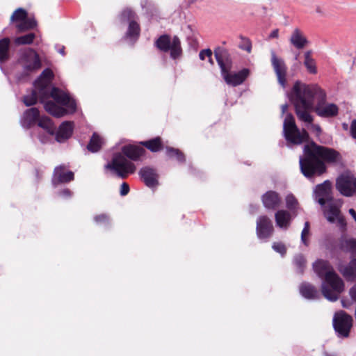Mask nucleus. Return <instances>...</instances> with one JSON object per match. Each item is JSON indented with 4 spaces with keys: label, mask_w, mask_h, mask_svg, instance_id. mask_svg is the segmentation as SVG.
<instances>
[{
    "label": "nucleus",
    "mask_w": 356,
    "mask_h": 356,
    "mask_svg": "<svg viewBox=\"0 0 356 356\" xmlns=\"http://www.w3.org/2000/svg\"><path fill=\"white\" fill-rule=\"evenodd\" d=\"M341 160L338 151L312 140L304 145L302 155L299 157L300 170L306 178L311 179L326 172V163H336Z\"/></svg>",
    "instance_id": "obj_1"
},
{
    "label": "nucleus",
    "mask_w": 356,
    "mask_h": 356,
    "mask_svg": "<svg viewBox=\"0 0 356 356\" xmlns=\"http://www.w3.org/2000/svg\"><path fill=\"white\" fill-rule=\"evenodd\" d=\"M313 269L319 278L323 279L321 286L323 297L330 302H336L345 289L343 280L328 261L317 259L313 264Z\"/></svg>",
    "instance_id": "obj_2"
},
{
    "label": "nucleus",
    "mask_w": 356,
    "mask_h": 356,
    "mask_svg": "<svg viewBox=\"0 0 356 356\" xmlns=\"http://www.w3.org/2000/svg\"><path fill=\"white\" fill-rule=\"evenodd\" d=\"M306 90V84L302 83L300 81H296L289 92H287V97L293 105L296 114L300 121L307 123L313 122V117L309 113V110H313L312 102L310 100L309 95L305 92Z\"/></svg>",
    "instance_id": "obj_3"
},
{
    "label": "nucleus",
    "mask_w": 356,
    "mask_h": 356,
    "mask_svg": "<svg viewBox=\"0 0 356 356\" xmlns=\"http://www.w3.org/2000/svg\"><path fill=\"white\" fill-rule=\"evenodd\" d=\"M307 95L312 102L313 111L320 118H332L339 114V107L334 103L327 102V93L318 84H306Z\"/></svg>",
    "instance_id": "obj_4"
},
{
    "label": "nucleus",
    "mask_w": 356,
    "mask_h": 356,
    "mask_svg": "<svg viewBox=\"0 0 356 356\" xmlns=\"http://www.w3.org/2000/svg\"><path fill=\"white\" fill-rule=\"evenodd\" d=\"M283 136L285 140L292 145H300L309 139L308 132L305 130L300 132L291 113H286L283 123Z\"/></svg>",
    "instance_id": "obj_5"
},
{
    "label": "nucleus",
    "mask_w": 356,
    "mask_h": 356,
    "mask_svg": "<svg viewBox=\"0 0 356 356\" xmlns=\"http://www.w3.org/2000/svg\"><path fill=\"white\" fill-rule=\"evenodd\" d=\"M19 61L25 64L23 66V72L17 76L18 80L29 76V73L40 69L42 66L38 54L32 48H27L20 51Z\"/></svg>",
    "instance_id": "obj_6"
},
{
    "label": "nucleus",
    "mask_w": 356,
    "mask_h": 356,
    "mask_svg": "<svg viewBox=\"0 0 356 356\" xmlns=\"http://www.w3.org/2000/svg\"><path fill=\"white\" fill-rule=\"evenodd\" d=\"M106 169L114 170L118 177L124 179L136 170L135 165L128 161L121 153L113 154L111 163L105 165Z\"/></svg>",
    "instance_id": "obj_7"
},
{
    "label": "nucleus",
    "mask_w": 356,
    "mask_h": 356,
    "mask_svg": "<svg viewBox=\"0 0 356 356\" xmlns=\"http://www.w3.org/2000/svg\"><path fill=\"white\" fill-rule=\"evenodd\" d=\"M155 46L161 51H170V58L175 60L178 58L182 53L181 42L177 35H174L171 41L170 37L168 34L161 35L156 41Z\"/></svg>",
    "instance_id": "obj_8"
},
{
    "label": "nucleus",
    "mask_w": 356,
    "mask_h": 356,
    "mask_svg": "<svg viewBox=\"0 0 356 356\" xmlns=\"http://www.w3.org/2000/svg\"><path fill=\"white\" fill-rule=\"evenodd\" d=\"M332 325L337 337L347 338L353 326V318L346 312L340 311L334 314Z\"/></svg>",
    "instance_id": "obj_9"
},
{
    "label": "nucleus",
    "mask_w": 356,
    "mask_h": 356,
    "mask_svg": "<svg viewBox=\"0 0 356 356\" xmlns=\"http://www.w3.org/2000/svg\"><path fill=\"white\" fill-rule=\"evenodd\" d=\"M335 185L341 195L351 197L356 190V178L350 172H344L337 177Z\"/></svg>",
    "instance_id": "obj_10"
},
{
    "label": "nucleus",
    "mask_w": 356,
    "mask_h": 356,
    "mask_svg": "<svg viewBox=\"0 0 356 356\" xmlns=\"http://www.w3.org/2000/svg\"><path fill=\"white\" fill-rule=\"evenodd\" d=\"M271 65L277 76L278 83L285 88L286 86L287 67L282 58H278L274 50H271Z\"/></svg>",
    "instance_id": "obj_11"
},
{
    "label": "nucleus",
    "mask_w": 356,
    "mask_h": 356,
    "mask_svg": "<svg viewBox=\"0 0 356 356\" xmlns=\"http://www.w3.org/2000/svg\"><path fill=\"white\" fill-rule=\"evenodd\" d=\"M315 199L321 206H324L327 202L333 201L332 195V183L330 180H325L318 184L314 191Z\"/></svg>",
    "instance_id": "obj_12"
},
{
    "label": "nucleus",
    "mask_w": 356,
    "mask_h": 356,
    "mask_svg": "<svg viewBox=\"0 0 356 356\" xmlns=\"http://www.w3.org/2000/svg\"><path fill=\"white\" fill-rule=\"evenodd\" d=\"M213 54L220 72H226V69H232L233 59L231 52L227 49L224 47L218 46L214 49Z\"/></svg>",
    "instance_id": "obj_13"
},
{
    "label": "nucleus",
    "mask_w": 356,
    "mask_h": 356,
    "mask_svg": "<svg viewBox=\"0 0 356 356\" xmlns=\"http://www.w3.org/2000/svg\"><path fill=\"white\" fill-rule=\"evenodd\" d=\"M274 231L273 225L267 216H260L257 220L256 233L259 239H268Z\"/></svg>",
    "instance_id": "obj_14"
},
{
    "label": "nucleus",
    "mask_w": 356,
    "mask_h": 356,
    "mask_svg": "<svg viewBox=\"0 0 356 356\" xmlns=\"http://www.w3.org/2000/svg\"><path fill=\"white\" fill-rule=\"evenodd\" d=\"M229 71L230 70L226 69V72L220 73L226 83L234 87L242 84L250 75L248 68H243L236 72Z\"/></svg>",
    "instance_id": "obj_15"
},
{
    "label": "nucleus",
    "mask_w": 356,
    "mask_h": 356,
    "mask_svg": "<svg viewBox=\"0 0 356 356\" xmlns=\"http://www.w3.org/2000/svg\"><path fill=\"white\" fill-rule=\"evenodd\" d=\"M64 169L65 166L63 165L54 168L51 179V183L54 186L63 183H69L74 179V172L71 170L65 172Z\"/></svg>",
    "instance_id": "obj_16"
},
{
    "label": "nucleus",
    "mask_w": 356,
    "mask_h": 356,
    "mask_svg": "<svg viewBox=\"0 0 356 356\" xmlns=\"http://www.w3.org/2000/svg\"><path fill=\"white\" fill-rule=\"evenodd\" d=\"M138 175L147 187L154 188L159 185V175L155 169L149 166L143 167Z\"/></svg>",
    "instance_id": "obj_17"
},
{
    "label": "nucleus",
    "mask_w": 356,
    "mask_h": 356,
    "mask_svg": "<svg viewBox=\"0 0 356 356\" xmlns=\"http://www.w3.org/2000/svg\"><path fill=\"white\" fill-rule=\"evenodd\" d=\"M74 122L71 121H64L55 131V140L59 143L66 142L73 134Z\"/></svg>",
    "instance_id": "obj_18"
},
{
    "label": "nucleus",
    "mask_w": 356,
    "mask_h": 356,
    "mask_svg": "<svg viewBox=\"0 0 356 356\" xmlns=\"http://www.w3.org/2000/svg\"><path fill=\"white\" fill-rule=\"evenodd\" d=\"M338 270L348 282L356 281V257H353L346 265L338 266Z\"/></svg>",
    "instance_id": "obj_19"
},
{
    "label": "nucleus",
    "mask_w": 356,
    "mask_h": 356,
    "mask_svg": "<svg viewBox=\"0 0 356 356\" xmlns=\"http://www.w3.org/2000/svg\"><path fill=\"white\" fill-rule=\"evenodd\" d=\"M40 119V111L38 108L32 107L26 109L21 118L20 122L24 128H31Z\"/></svg>",
    "instance_id": "obj_20"
},
{
    "label": "nucleus",
    "mask_w": 356,
    "mask_h": 356,
    "mask_svg": "<svg viewBox=\"0 0 356 356\" xmlns=\"http://www.w3.org/2000/svg\"><path fill=\"white\" fill-rule=\"evenodd\" d=\"M264 207L267 209L274 210L280 206L281 198L274 191H268L261 196Z\"/></svg>",
    "instance_id": "obj_21"
},
{
    "label": "nucleus",
    "mask_w": 356,
    "mask_h": 356,
    "mask_svg": "<svg viewBox=\"0 0 356 356\" xmlns=\"http://www.w3.org/2000/svg\"><path fill=\"white\" fill-rule=\"evenodd\" d=\"M122 152L127 158L136 161L145 153V149L140 146L127 145L122 147Z\"/></svg>",
    "instance_id": "obj_22"
},
{
    "label": "nucleus",
    "mask_w": 356,
    "mask_h": 356,
    "mask_svg": "<svg viewBox=\"0 0 356 356\" xmlns=\"http://www.w3.org/2000/svg\"><path fill=\"white\" fill-rule=\"evenodd\" d=\"M290 43L297 49H304L308 44L309 40L304 33L298 28H296L289 38Z\"/></svg>",
    "instance_id": "obj_23"
},
{
    "label": "nucleus",
    "mask_w": 356,
    "mask_h": 356,
    "mask_svg": "<svg viewBox=\"0 0 356 356\" xmlns=\"http://www.w3.org/2000/svg\"><path fill=\"white\" fill-rule=\"evenodd\" d=\"M276 225L282 229H287L291 223L292 216L286 210H278L275 214Z\"/></svg>",
    "instance_id": "obj_24"
},
{
    "label": "nucleus",
    "mask_w": 356,
    "mask_h": 356,
    "mask_svg": "<svg viewBox=\"0 0 356 356\" xmlns=\"http://www.w3.org/2000/svg\"><path fill=\"white\" fill-rule=\"evenodd\" d=\"M299 291L302 296L306 299L315 300L318 299L321 296L318 289L308 282H302L299 287Z\"/></svg>",
    "instance_id": "obj_25"
},
{
    "label": "nucleus",
    "mask_w": 356,
    "mask_h": 356,
    "mask_svg": "<svg viewBox=\"0 0 356 356\" xmlns=\"http://www.w3.org/2000/svg\"><path fill=\"white\" fill-rule=\"evenodd\" d=\"M40 82H41L40 81ZM34 86L38 93V98L40 99V103L44 104L46 100L51 97L52 86L50 84L34 83Z\"/></svg>",
    "instance_id": "obj_26"
},
{
    "label": "nucleus",
    "mask_w": 356,
    "mask_h": 356,
    "mask_svg": "<svg viewBox=\"0 0 356 356\" xmlns=\"http://www.w3.org/2000/svg\"><path fill=\"white\" fill-rule=\"evenodd\" d=\"M44 108L47 112L56 118H61L67 114V110L57 105L52 101H47L44 104Z\"/></svg>",
    "instance_id": "obj_27"
},
{
    "label": "nucleus",
    "mask_w": 356,
    "mask_h": 356,
    "mask_svg": "<svg viewBox=\"0 0 356 356\" xmlns=\"http://www.w3.org/2000/svg\"><path fill=\"white\" fill-rule=\"evenodd\" d=\"M140 145L152 152H158L163 149V145L161 137L157 136L152 139L140 142Z\"/></svg>",
    "instance_id": "obj_28"
},
{
    "label": "nucleus",
    "mask_w": 356,
    "mask_h": 356,
    "mask_svg": "<svg viewBox=\"0 0 356 356\" xmlns=\"http://www.w3.org/2000/svg\"><path fill=\"white\" fill-rule=\"evenodd\" d=\"M140 33V27L137 20H132L129 23L127 31L124 37L134 42L136 41Z\"/></svg>",
    "instance_id": "obj_29"
},
{
    "label": "nucleus",
    "mask_w": 356,
    "mask_h": 356,
    "mask_svg": "<svg viewBox=\"0 0 356 356\" xmlns=\"http://www.w3.org/2000/svg\"><path fill=\"white\" fill-rule=\"evenodd\" d=\"M306 259L302 254L298 253L293 256L292 264L297 274L303 275L306 268Z\"/></svg>",
    "instance_id": "obj_30"
},
{
    "label": "nucleus",
    "mask_w": 356,
    "mask_h": 356,
    "mask_svg": "<svg viewBox=\"0 0 356 356\" xmlns=\"http://www.w3.org/2000/svg\"><path fill=\"white\" fill-rule=\"evenodd\" d=\"M102 146V138L95 132H94L90 139V141L87 145V149L92 153H96L99 152Z\"/></svg>",
    "instance_id": "obj_31"
},
{
    "label": "nucleus",
    "mask_w": 356,
    "mask_h": 356,
    "mask_svg": "<svg viewBox=\"0 0 356 356\" xmlns=\"http://www.w3.org/2000/svg\"><path fill=\"white\" fill-rule=\"evenodd\" d=\"M138 15L134 10L130 8L123 9L119 15V20L121 24L130 23L132 20H137Z\"/></svg>",
    "instance_id": "obj_32"
},
{
    "label": "nucleus",
    "mask_w": 356,
    "mask_h": 356,
    "mask_svg": "<svg viewBox=\"0 0 356 356\" xmlns=\"http://www.w3.org/2000/svg\"><path fill=\"white\" fill-rule=\"evenodd\" d=\"M10 39L3 38L0 40V65L9 59Z\"/></svg>",
    "instance_id": "obj_33"
},
{
    "label": "nucleus",
    "mask_w": 356,
    "mask_h": 356,
    "mask_svg": "<svg viewBox=\"0 0 356 356\" xmlns=\"http://www.w3.org/2000/svg\"><path fill=\"white\" fill-rule=\"evenodd\" d=\"M38 125L45 130L49 135H54L56 127L49 118L46 116L40 118Z\"/></svg>",
    "instance_id": "obj_34"
},
{
    "label": "nucleus",
    "mask_w": 356,
    "mask_h": 356,
    "mask_svg": "<svg viewBox=\"0 0 356 356\" xmlns=\"http://www.w3.org/2000/svg\"><path fill=\"white\" fill-rule=\"evenodd\" d=\"M312 51L308 50L305 52V60L304 65L307 68V71L312 74H316L317 73V68L316 65V62L314 58L312 57Z\"/></svg>",
    "instance_id": "obj_35"
},
{
    "label": "nucleus",
    "mask_w": 356,
    "mask_h": 356,
    "mask_svg": "<svg viewBox=\"0 0 356 356\" xmlns=\"http://www.w3.org/2000/svg\"><path fill=\"white\" fill-rule=\"evenodd\" d=\"M165 154L169 159L175 158L177 161L180 163H184L186 161L184 154L179 149L172 147H166Z\"/></svg>",
    "instance_id": "obj_36"
},
{
    "label": "nucleus",
    "mask_w": 356,
    "mask_h": 356,
    "mask_svg": "<svg viewBox=\"0 0 356 356\" xmlns=\"http://www.w3.org/2000/svg\"><path fill=\"white\" fill-rule=\"evenodd\" d=\"M37 26V22L34 18H25L16 25L18 32L22 33L33 29Z\"/></svg>",
    "instance_id": "obj_37"
},
{
    "label": "nucleus",
    "mask_w": 356,
    "mask_h": 356,
    "mask_svg": "<svg viewBox=\"0 0 356 356\" xmlns=\"http://www.w3.org/2000/svg\"><path fill=\"white\" fill-rule=\"evenodd\" d=\"M341 248L350 253V254L356 256V238H348L343 240L341 243Z\"/></svg>",
    "instance_id": "obj_38"
},
{
    "label": "nucleus",
    "mask_w": 356,
    "mask_h": 356,
    "mask_svg": "<svg viewBox=\"0 0 356 356\" xmlns=\"http://www.w3.org/2000/svg\"><path fill=\"white\" fill-rule=\"evenodd\" d=\"M67 95L57 87L52 86L51 88V97L60 104L67 99Z\"/></svg>",
    "instance_id": "obj_39"
},
{
    "label": "nucleus",
    "mask_w": 356,
    "mask_h": 356,
    "mask_svg": "<svg viewBox=\"0 0 356 356\" xmlns=\"http://www.w3.org/2000/svg\"><path fill=\"white\" fill-rule=\"evenodd\" d=\"M54 74L53 71L50 68H45L39 77L35 81L34 83H46V84H50L52 79L54 78Z\"/></svg>",
    "instance_id": "obj_40"
},
{
    "label": "nucleus",
    "mask_w": 356,
    "mask_h": 356,
    "mask_svg": "<svg viewBox=\"0 0 356 356\" xmlns=\"http://www.w3.org/2000/svg\"><path fill=\"white\" fill-rule=\"evenodd\" d=\"M35 38L34 33H29L24 35L17 37L15 39V44L17 45L31 44Z\"/></svg>",
    "instance_id": "obj_41"
},
{
    "label": "nucleus",
    "mask_w": 356,
    "mask_h": 356,
    "mask_svg": "<svg viewBox=\"0 0 356 356\" xmlns=\"http://www.w3.org/2000/svg\"><path fill=\"white\" fill-rule=\"evenodd\" d=\"M38 102V93L36 90L33 89L30 94L23 97V103L26 106H31L36 104Z\"/></svg>",
    "instance_id": "obj_42"
},
{
    "label": "nucleus",
    "mask_w": 356,
    "mask_h": 356,
    "mask_svg": "<svg viewBox=\"0 0 356 356\" xmlns=\"http://www.w3.org/2000/svg\"><path fill=\"white\" fill-rule=\"evenodd\" d=\"M286 207L291 211L293 212L298 204L296 197L292 194H288L285 197Z\"/></svg>",
    "instance_id": "obj_43"
},
{
    "label": "nucleus",
    "mask_w": 356,
    "mask_h": 356,
    "mask_svg": "<svg viewBox=\"0 0 356 356\" xmlns=\"http://www.w3.org/2000/svg\"><path fill=\"white\" fill-rule=\"evenodd\" d=\"M61 105L66 107L67 114H73L76 111V101L72 99L69 95H67V99L62 102Z\"/></svg>",
    "instance_id": "obj_44"
},
{
    "label": "nucleus",
    "mask_w": 356,
    "mask_h": 356,
    "mask_svg": "<svg viewBox=\"0 0 356 356\" xmlns=\"http://www.w3.org/2000/svg\"><path fill=\"white\" fill-rule=\"evenodd\" d=\"M27 15V11L25 9L22 8H18L15 10V12L11 15L10 20L12 22H21L25 18H26Z\"/></svg>",
    "instance_id": "obj_45"
},
{
    "label": "nucleus",
    "mask_w": 356,
    "mask_h": 356,
    "mask_svg": "<svg viewBox=\"0 0 356 356\" xmlns=\"http://www.w3.org/2000/svg\"><path fill=\"white\" fill-rule=\"evenodd\" d=\"M339 209L334 204H331L329 207L327 211V220L330 222H334L335 219L339 216Z\"/></svg>",
    "instance_id": "obj_46"
},
{
    "label": "nucleus",
    "mask_w": 356,
    "mask_h": 356,
    "mask_svg": "<svg viewBox=\"0 0 356 356\" xmlns=\"http://www.w3.org/2000/svg\"><path fill=\"white\" fill-rule=\"evenodd\" d=\"M240 38L241 39V42L238 44L239 49L250 53L252 50V42L250 40L241 35H240Z\"/></svg>",
    "instance_id": "obj_47"
},
{
    "label": "nucleus",
    "mask_w": 356,
    "mask_h": 356,
    "mask_svg": "<svg viewBox=\"0 0 356 356\" xmlns=\"http://www.w3.org/2000/svg\"><path fill=\"white\" fill-rule=\"evenodd\" d=\"M272 248L275 252L279 253L282 257H284L286 254V248L282 242H274Z\"/></svg>",
    "instance_id": "obj_48"
},
{
    "label": "nucleus",
    "mask_w": 356,
    "mask_h": 356,
    "mask_svg": "<svg viewBox=\"0 0 356 356\" xmlns=\"http://www.w3.org/2000/svg\"><path fill=\"white\" fill-rule=\"evenodd\" d=\"M94 221L97 224L104 223L108 225L110 224L109 216L106 213L95 216L94 217Z\"/></svg>",
    "instance_id": "obj_49"
},
{
    "label": "nucleus",
    "mask_w": 356,
    "mask_h": 356,
    "mask_svg": "<svg viewBox=\"0 0 356 356\" xmlns=\"http://www.w3.org/2000/svg\"><path fill=\"white\" fill-rule=\"evenodd\" d=\"M309 222L308 221H306L304 225V227L301 232V241L302 243L305 245H308V241L306 238V235L309 234Z\"/></svg>",
    "instance_id": "obj_50"
},
{
    "label": "nucleus",
    "mask_w": 356,
    "mask_h": 356,
    "mask_svg": "<svg viewBox=\"0 0 356 356\" xmlns=\"http://www.w3.org/2000/svg\"><path fill=\"white\" fill-rule=\"evenodd\" d=\"M130 191L129 184L127 182H122L120 186V194L121 196L127 195Z\"/></svg>",
    "instance_id": "obj_51"
},
{
    "label": "nucleus",
    "mask_w": 356,
    "mask_h": 356,
    "mask_svg": "<svg viewBox=\"0 0 356 356\" xmlns=\"http://www.w3.org/2000/svg\"><path fill=\"white\" fill-rule=\"evenodd\" d=\"M212 51L211 49L209 48H207V49H202L200 51L199 53V58L201 60H204L205 59L206 57H207L208 56H212Z\"/></svg>",
    "instance_id": "obj_52"
},
{
    "label": "nucleus",
    "mask_w": 356,
    "mask_h": 356,
    "mask_svg": "<svg viewBox=\"0 0 356 356\" xmlns=\"http://www.w3.org/2000/svg\"><path fill=\"white\" fill-rule=\"evenodd\" d=\"M58 195L65 198H70L72 192L69 188H64L58 192Z\"/></svg>",
    "instance_id": "obj_53"
},
{
    "label": "nucleus",
    "mask_w": 356,
    "mask_h": 356,
    "mask_svg": "<svg viewBox=\"0 0 356 356\" xmlns=\"http://www.w3.org/2000/svg\"><path fill=\"white\" fill-rule=\"evenodd\" d=\"M350 132L352 138L356 140V119L352 121Z\"/></svg>",
    "instance_id": "obj_54"
},
{
    "label": "nucleus",
    "mask_w": 356,
    "mask_h": 356,
    "mask_svg": "<svg viewBox=\"0 0 356 356\" xmlns=\"http://www.w3.org/2000/svg\"><path fill=\"white\" fill-rule=\"evenodd\" d=\"M312 128L313 131H315L316 136L318 137L322 134V129L319 124H312Z\"/></svg>",
    "instance_id": "obj_55"
},
{
    "label": "nucleus",
    "mask_w": 356,
    "mask_h": 356,
    "mask_svg": "<svg viewBox=\"0 0 356 356\" xmlns=\"http://www.w3.org/2000/svg\"><path fill=\"white\" fill-rule=\"evenodd\" d=\"M349 295L351 299L356 302V284L350 289Z\"/></svg>",
    "instance_id": "obj_56"
},
{
    "label": "nucleus",
    "mask_w": 356,
    "mask_h": 356,
    "mask_svg": "<svg viewBox=\"0 0 356 356\" xmlns=\"http://www.w3.org/2000/svg\"><path fill=\"white\" fill-rule=\"evenodd\" d=\"M55 49H56V51L60 54H61L63 56H64L65 55V47L63 46V45H60V44H56L55 45Z\"/></svg>",
    "instance_id": "obj_57"
},
{
    "label": "nucleus",
    "mask_w": 356,
    "mask_h": 356,
    "mask_svg": "<svg viewBox=\"0 0 356 356\" xmlns=\"http://www.w3.org/2000/svg\"><path fill=\"white\" fill-rule=\"evenodd\" d=\"M278 36H279V30L277 29H276L271 31V33L268 35V38L269 39L277 38Z\"/></svg>",
    "instance_id": "obj_58"
},
{
    "label": "nucleus",
    "mask_w": 356,
    "mask_h": 356,
    "mask_svg": "<svg viewBox=\"0 0 356 356\" xmlns=\"http://www.w3.org/2000/svg\"><path fill=\"white\" fill-rule=\"evenodd\" d=\"M258 208H259V207L257 204H255V205L254 204H250V212L251 213H255L258 210Z\"/></svg>",
    "instance_id": "obj_59"
},
{
    "label": "nucleus",
    "mask_w": 356,
    "mask_h": 356,
    "mask_svg": "<svg viewBox=\"0 0 356 356\" xmlns=\"http://www.w3.org/2000/svg\"><path fill=\"white\" fill-rule=\"evenodd\" d=\"M288 104L287 103H285L284 104L282 105L281 106V111H282V115H284L288 109Z\"/></svg>",
    "instance_id": "obj_60"
},
{
    "label": "nucleus",
    "mask_w": 356,
    "mask_h": 356,
    "mask_svg": "<svg viewBox=\"0 0 356 356\" xmlns=\"http://www.w3.org/2000/svg\"><path fill=\"white\" fill-rule=\"evenodd\" d=\"M348 212H349L350 215L353 217V218L355 220V221L356 222V211L353 209H350L348 210Z\"/></svg>",
    "instance_id": "obj_61"
},
{
    "label": "nucleus",
    "mask_w": 356,
    "mask_h": 356,
    "mask_svg": "<svg viewBox=\"0 0 356 356\" xmlns=\"http://www.w3.org/2000/svg\"><path fill=\"white\" fill-rule=\"evenodd\" d=\"M207 58H208V61H209V63L211 65H213L214 64V62H213V59H212V56H210V55H209V56H207Z\"/></svg>",
    "instance_id": "obj_62"
},
{
    "label": "nucleus",
    "mask_w": 356,
    "mask_h": 356,
    "mask_svg": "<svg viewBox=\"0 0 356 356\" xmlns=\"http://www.w3.org/2000/svg\"><path fill=\"white\" fill-rule=\"evenodd\" d=\"M316 12H317V13H321V10H320V8H319V7H317V8H316Z\"/></svg>",
    "instance_id": "obj_63"
},
{
    "label": "nucleus",
    "mask_w": 356,
    "mask_h": 356,
    "mask_svg": "<svg viewBox=\"0 0 356 356\" xmlns=\"http://www.w3.org/2000/svg\"><path fill=\"white\" fill-rule=\"evenodd\" d=\"M343 221H344V220H343V218H339V222L340 223L343 222Z\"/></svg>",
    "instance_id": "obj_64"
}]
</instances>
